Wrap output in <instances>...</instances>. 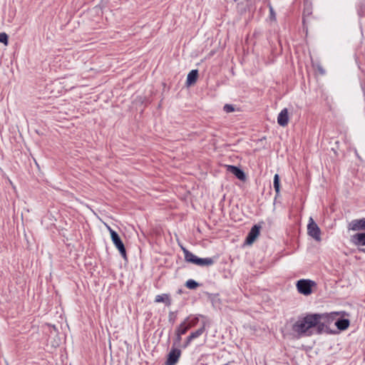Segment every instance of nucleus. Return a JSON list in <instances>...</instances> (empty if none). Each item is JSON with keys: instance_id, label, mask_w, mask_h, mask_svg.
Segmentation results:
<instances>
[{"instance_id": "12", "label": "nucleus", "mask_w": 365, "mask_h": 365, "mask_svg": "<svg viewBox=\"0 0 365 365\" xmlns=\"http://www.w3.org/2000/svg\"><path fill=\"white\" fill-rule=\"evenodd\" d=\"M289 122L288 110L287 108L283 109L279 114L277 123L281 126H286Z\"/></svg>"}, {"instance_id": "10", "label": "nucleus", "mask_w": 365, "mask_h": 365, "mask_svg": "<svg viewBox=\"0 0 365 365\" xmlns=\"http://www.w3.org/2000/svg\"><path fill=\"white\" fill-rule=\"evenodd\" d=\"M180 356V351L178 349L172 350L168 357L166 365H175Z\"/></svg>"}, {"instance_id": "4", "label": "nucleus", "mask_w": 365, "mask_h": 365, "mask_svg": "<svg viewBox=\"0 0 365 365\" xmlns=\"http://www.w3.org/2000/svg\"><path fill=\"white\" fill-rule=\"evenodd\" d=\"M296 286L300 294L307 296L312 293L316 283L310 279H300L297 282Z\"/></svg>"}, {"instance_id": "18", "label": "nucleus", "mask_w": 365, "mask_h": 365, "mask_svg": "<svg viewBox=\"0 0 365 365\" xmlns=\"http://www.w3.org/2000/svg\"><path fill=\"white\" fill-rule=\"evenodd\" d=\"M0 43H4L5 46L8 45V36L6 33H0Z\"/></svg>"}, {"instance_id": "1", "label": "nucleus", "mask_w": 365, "mask_h": 365, "mask_svg": "<svg viewBox=\"0 0 365 365\" xmlns=\"http://www.w3.org/2000/svg\"><path fill=\"white\" fill-rule=\"evenodd\" d=\"M323 317L318 316L317 314H308L303 319L297 321L293 325V330L298 334H306L312 327H317L318 329L319 321Z\"/></svg>"}, {"instance_id": "20", "label": "nucleus", "mask_w": 365, "mask_h": 365, "mask_svg": "<svg viewBox=\"0 0 365 365\" xmlns=\"http://www.w3.org/2000/svg\"><path fill=\"white\" fill-rule=\"evenodd\" d=\"M347 314H346V312H344V331L345 329H346L349 327V324H350L349 320L348 319L344 318V317Z\"/></svg>"}, {"instance_id": "14", "label": "nucleus", "mask_w": 365, "mask_h": 365, "mask_svg": "<svg viewBox=\"0 0 365 365\" xmlns=\"http://www.w3.org/2000/svg\"><path fill=\"white\" fill-rule=\"evenodd\" d=\"M191 324H187L185 322L179 326L177 330L178 340H180V335L185 334V332L191 327Z\"/></svg>"}, {"instance_id": "23", "label": "nucleus", "mask_w": 365, "mask_h": 365, "mask_svg": "<svg viewBox=\"0 0 365 365\" xmlns=\"http://www.w3.org/2000/svg\"><path fill=\"white\" fill-rule=\"evenodd\" d=\"M269 10H270V18L272 20H275V14L273 11V9L272 6L269 7Z\"/></svg>"}, {"instance_id": "3", "label": "nucleus", "mask_w": 365, "mask_h": 365, "mask_svg": "<svg viewBox=\"0 0 365 365\" xmlns=\"http://www.w3.org/2000/svg\"><path fill=\"white\" fill-rule=\"evenodd\" d=\"M185 259L187 262L199 265V266H210L213 264V260L211 258H199L192 253L190 252L185 248L182 247Z\"/></svg>"}, {"instance_id": "24", "label": "nucleus", "mask_w": 365, "mask_h": 365, "mask_svg": "<svg viewBox=\"0 0 365 365\" xmlns=\"http://www.w3.org/2000/svg\"><path fill=\"white\" fill-rule=\"evenodd\" d=\"M359 251H361V252H365V249H360V248H359Z\"/></svg>"}, {"instance_id": "16", "label": "nucleus", "mask_w": 365, "mask_h": 365, "mask_svg": "<svg viewBox=\"0 0 365 365\" xmlns=\"http://www.w3.org/2000/svg\"><path fill=\"white\" fill-rule=\"evenodd\" d=\"M205 330V326L200 328L197 331L192 332L187 338V344H188L192 339L197 338V336H200Z\"/></svg>"}, {"instance_id": "7", "label": "nucleus", "mask_w": 365, "mask_h": 365, "mask_svg": "<svg viewBox=\"0 0 365 365\" xmlns=\"http://www.w3.org/2000/svg\"><path fill=\"white\" fill-rule=\"evenodd\" d=\"M261 227L259 225H254L251 230L250 231L246 240L245 244L247 245H251L256 239L259 237Z\"/></svg>"}, {"instance_id": "6", "label": "nucleus", "mask_w": 365, "mask_h": 365, "mask_svg": "<svg viewBox=\"0 0 365 365\" xmlns=\"http://www.w3.org/2000/svg\"><path fill=\"white\" fill-rule=\"evenodd\" d=\"M308 235L314 238L315 240L321 241V230L317 223L314 221L312 217H309V223L307 225Z\"/></svg>"}, {"instance_id": "19", "label": "nucleus", "mask_w": 365, "mask_h": 365, "mask_svg": "<svg viewBox=\"0 0 365 365\" xmlns=\"http://www.w3.org/2000/svg\"><path fill=\"white\" fill-rule=\"evenodd\" d=\"M197 285L198 284L192 279H190L186 282V287L189 289H195L197 287Z\"/></svg>"}, {"instance_id": "15", "label": "nucleus", "mask_w": 365, "mask_h": 365, "mask_svg": "<svg viewBox=\"0 0 365 365\" xmlns=\"http://www.w3.org/2000/svg\"><path fill=\"white\" fill-rule=\"evenodd\" d=\"M155 301V302H163L167 306H170L171 304L170 296L167 294L157 295Z\"/></svg>"}, {"instance_id": "11", "label": "nucleus", "mask_w": 365, "mask_h": 365, "mask_svg": "<svg viewBox=\"0 0 365 365\" xmlns=\"http://www.w3.org/2000/svg\"><path fill=\"white\" fill-rule=\"evenodd\" d=\"M351 242L357 247L365 246V232H360L354 235L351 237Z\"/></svg>"}, {"instance_id": "2", "label": "nucleus", "mask_w": 365, "mask_h": 365, "mask_svg": "<svg viewBox=\"0 0 365 365\" xmlns=\"http://www.w3.org/2000/svg\"><path fill=\"white\" fill-rule=\"evenodd\" d=\"M318 316L323 317L319 321L318 324V333L322 332H331L328 325L333 322L337 316L339 315V312H331L329 314H317Z\"/></svg>"}, {"instance_id": "17", "label": "nucleus", "mask_w": 365, "mask_h": 365, "mask_svg": "<svg viewBox=\"0 0 365 365\" xmlns=\"http://www.w3.org/2000/svg\"><path fill=\"white\" fill-rule=\"evenodd\" d=\"M274 187L276 191L277 196H278L280 191L279 176L278 174H275L274 176Z\"/></svg>"}, {"instance_id": "5", "label": "nucleus", "mask_w": 365, "mask_h": 365, "mask_svg": "<svg viewBox=\"0 0 365 365\" xmlns=\"http://www.w3.org/2000/svg\"><path fill=\"white\" fill-rule=\"evenodd\" d=\"M107 227L110 232L111 240L115 245V247L118 250L119 252L120 253L121 256L123 259H127V255H126V250L125 248V246L120 240L119 235L116 232L113 230L109 226L107 225Z\"/></svg>"}, {"instance_id": "9", "label": "nucleus", "mask_w": 365, "mask_h": 365, "mask_svg": "<svg viewBox=\"0 0 365 365\" xmlns=\"http://www.w3.org/2000/svg\"><path fill=\"white\" fill-rule=\"evenodd\" d=\"M348 227L351 230H365V218L352 220L349 222Z\"/></svg>"}, {"instance_id": "13", "label": "nucleus", "mask_w": 365, "mask_h": 365, "mask_svg": "<svg viewBox=\"0 0 365 365\" xmlns=\"http://www.w3.org/2000/svg\"><path fill=\"white\" fill-rule=\"evenodd\" d=\"M198 78V71L192 70L191 71L187 76L186 86L187 87L194 85Z\"/></svg>"}, {"instance_id": "26", "label": "nucleus", "mask_w": 365, "mask_h": 365, "mask_svg": "<svg viewBox=\"0 0 365 365\" xmlns=\"http://www.w3.org/2000/svg\"><path fill=\"white\" fill-rule=\"evenodd\" d=\"M332 150L334 151V153H336V151L335 150V148H332Z\"/></svg>"}, {"instance_id": "21", "label": "nucleus", "mask_w": 365, "mask_h": 365, "mask_svg": "<svg viewBox=\"0 0 365 365\" xmlns=\"http://www.w3.org/2000/svg\"><path fill=\"white\" fill-rule=\"evenodd\" d=\"M335 325L336 326L339 331L342 330V319L341 318L337 319L335 322Z\"/></svg>"}, {"instance_id": "8", "label": "nucleus", "mask_w": 365, "mask_h": 365, "mask_svg": "<svg viewBox=\"0 0 365 365\" xmlns=\"http://www.w3.org/2000/svg\"><path fill=\"white\" fill-rule=\"evenodd\" d=\"M225 167L228 172H230L232 174H233L234 175H235L236 178H237L239 180H240L242 181L246 180V175H245V173L243 172V170H242L239 168L234 166V165H226Z\"/></svg>"}, {"instance_id": "25", "label": "nucleus", "mask_w": 365, "mask_h": 365, "mask_svg": "<svg viewBox=\"0 0 365 365\" xmlns=\"http://www.w3.org/2000/svg\"><path fill=\"white\" fill-rule=\"evenodd\" d=\"M362 88H363L364 93V95H365V88L362 87Z\"/></svg>"}, {"instance_id": "22", "label": "nucleus", "mask_w": 365, "mask_h": 365, "mask_svg": "<svg viewBox=\"0 0 365 365\" xmlns=\"http://www.w3.org/2000/svg\"><path fill=\"white\" fill-rule=\"evenodd\" d=\"M224 110L225 112L227 113H230V112H232L234 110V108L231 105H229V104H226L225 106H224Z\"/></svg>"}]
</instances>
